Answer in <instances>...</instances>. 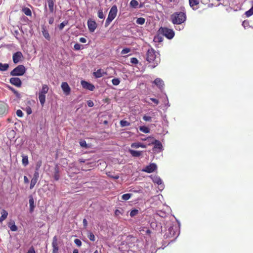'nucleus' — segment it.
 Here are the masks:
<instances>
[{"instance_id":"obj_1","label":"nucleus","mask_w":253,"mask_h":253,"mask_svg":"<svg viewBox=\"0 0 253 253\" xmlns=\"http://www.w3.org/2000/svg\"><path fill=\"white\" fill-rule=\"evenodd\" d=\"M146 60L149 63L152 64L151 66L152 68L156 67L160 62L159 54H157L153 48H150L147 50Z\"/></svg>"},{"instance_id":"obj_2","label":"nucleus","mask_w":253,"mask_h":253,"mask_svg":"<svg viewBox=\"0 0 253 253\" xmlns=\"http://www.w3.org/2000/svg\"><path fill=\"white\" fill-rule=\"evenodd\" d=\"M186 20V13L179 11L175 12L170 16V20L173 24H181Z\"/></svg>"},{"instance_id":"obj_3","label":"nucleus","mask_w":253,"mask_h":253,"mask_svg":"<svg viewBox=\"0 0 253 253\" xmlns=\"http://www.w3.org/2000/svg\"><path fill=\"white\" fill-rule=\"evenodd\" d=\"M118 12L117 7L116 5H113L110 9L107 18L106 20L105 26H108L110 23L115 18Z\"/></svg>"},{"instance_id":"obj_4","label":"nucleus","mask_w":253,"mask_h":253,"mask_svg":"<svg viewBox=\"0 0 253 253\" xmlns=\"http://www.w3.org/2000/svg\"><path fill=\"white\" fill-rule=\"evenodd\" d=\"M159 32L168 39H172L175 35L172 29L167 27H161Z\"/></svg>"},{"instance_id":"obj_5","label":"nucleus","mask_w":253,"mask_h":253,"mask_svg":"<svg viewBox=\"0 0 253 253\" xmlns=\"http://www.w3.org/2000/svg\"><path fill=\"white\" fill-rule=\"evenodd\" d=\"M26 71L25 67L23 65H19L15 68L11 72L12 76H19L23 75Z\"/></svg>"},{"instance_id":"obj_6","label":"nucleus","mask_w":253,"mask_h":253,"mask_svg":"<svg viewBox=\"0 0 253 253\" xmlns=\"http://www.w3.org/2000/svg\"><path fill=\"white\" fill-rule=\"evenodd\" d=\"M9 111L8 104L4 101H0V117L6 115Z\"/></svg>"},{"instance_id":"obj_7","label":"nucleus","mask_w":253,"mask_h":253,"mask_svg":"<svg viewBox=\"0 0 253 253\" xmlns=\"http://www.w3.org/2000/svg\"><path fill=\"white\" fill-rule=\"evenodd\" d=\"M23 58V54L21 52L17 51L14 53L12 56L13 61L14 63H17Z\"/></svg>"},{"instance_id":"obj_8","label":"nucleus","mask_w":253,"mask_h":253,"mask_svg":"<svg viewBox=\"0 0 253 253\" xmlns=\"http://www.w3.org/2000/svg\"><path fill=\"white\" fill-rule=\"evenodd\" d=\"M52 247L53 248L52 253H58V239L56 236H54L53 238Z\"/></svg>"},{"instance_id":"obj_9","label":"nucleus","mask_w":253,"mask_h":253,"mask_svg":"<svg viewBox=\"0 0 253 253\" xmlns=\"http://www.w3.org/2000/svg\"><path fill=\"white\" fill-rule=\"evenodd\" d=\"M87 26L90 32H93L97 28V24L95 21L90 19L87 21Z\"/></svg>"},{"instance_id":"obj_10","label":"nucleus","mask_w":253,"mask_h":253,"mask_svg":"<svg viewBox=\"0 0 253 253\" xmlns=\"http://www.w3.org/2000/svg\"><path fill=\"white\" fill-rule=\"evenodd\" d=\"M61 86L64 93L66 95H70L71 93V88L66 82L62 83Z\"/></svg>"},{"instance_id":"obj_11","label":"nucleus","mask_w":253,"mask_h":253,"mask_svg":"<svg viewBox=\"0 0 253 253\" xmlns=\"http://www.w3.org/2000/svg\"><path fill=\"white\" fill-rule=\"evenodd\" d=\"M157 169V166L154 163L150 164L149 165L146 166L144 169H143V171L147 173H151Z\"/></svg>"},{"instance_id":"obj_12","label":"nucleus","mask_w":253,"mask_h":253,"mask_svg":"<svg viewBox=\"0 0 253 253\" xmlns=\"http://www.w3.org/2000/svg\"><path fill=\"white\" fill-rule=\"evenodd\" d=\"M81 84L84 88L89 90L90 91H93L95 88L93 84L84 80H82Z\"/></svg>"},{"instance_id":"obj_13","label":"nucleus","mask_w":253,"mask_h":253,"mask_svg":"<svg viewBox=\"0 0 253 253\" xmlns=\"http://www.w3.org/2000/svg\"><path fill=\"white\" fill-rule=\"evenodd\" d=\"M93 75L95 78H99L104 77L105 75H107V73L104 69H100L93 72Z\"/></svg>"},{"instance_id":"obj_14","label":"nucleus","mask_w":253,"mask_h":253,"mask_svg":"<svg viewBox=\"0 0 253 253\" xmlns=\"http://www.w3.org/2000/svg\"><path fill=\"white\" fill-rule=\"evenodd\" d=\"M189 5L193 10H196L197 9V7H195L196 6H197L200 3V0H189Z\"/></svg>"},{"instance_id":"obj_15","label":"nucleus","mask_w":253,"mask_h":253,"mask_svg":"<svg viewBox=\"0 0 253 253\" xmlns=\"http://www.w3.org/2000/svg\"><path fill=\"white\" fill-rule=\"evenodd\" d=\"M49 11L51 13H53L54 11V5L55 0H46Z\"/></svg>"},{"instance_id":"obj_16","label":"nucleus","mask_w":253,"mask_h":253,"mask_svg":"<svg viewBox=\"0 0 253 253\" xmlns=\"http://www.w3.org/2000/svg\"><path fill=\"white\" fill-rule=\"evenodd\" d=\"M42 33L43 36V37L48 41L50 40V36L49 35V34L48 33V31L46 30V27L44 26H43L42 27Z\"/></svg>"},{"instance_id":"obj_17","label":"nucleus","mask_w":253,"mask_h":253,"mask_svg":"<svg viewBox=\"0 0 253 253\" xmlns=\"http://www.w3.org/2000/svg\"><path fill=\"white\" fill-rule=\"evenodd\" d=\"M54 178L56 181L58 180L60 178L59 168L58 165H56L54 168Z\"/></svg>"},{"instance_id":"obj_18","label":"nucleus","mask_w":253,"mask_h":253,"mask_svg":"<svg viewBox=\"0 0 253 253\" xmlns=\"http://www.w3.org/2000/svg\"><path fill=\"white\" fill-rule=\"evenodd\" d=\"M1 216L0 217V222L1 223L7 218L8 212L6 210L3 209L1 211Z\"/></svg>"},{"instance_id":"obj_19","label":"nucleus","mask_w":253,"mask_h":253,"mask_svg":"<svg viewBox=\"0 0 253 253\" xmlns=\"http://www.w3.org/2000/svg\"><path fill=\"white\" fill-rule=\"evenodd\" d=\"M151 143L154 144V148H158L159 149H161L162 148V144L161 143L157 140L153 139V141H151Z\"/></svg>"},{"instance_id":"obj_20","label":"nucleus","mask_w":253,"mask_h":253,"mask_svg":"<svg viewBox=\"0 0 253 253\" xmlns=\"http://www.w3.org/2000/svg\"><path fill=\"white\" fill-rule=\"evenodd\" d=\"M8 226L12 231H16L17 230V227L16 226L15 222L13 220L10 221L8 223Z\"/></svg>"},{"instance_id":"obj_21","label":"nucleus","mask_w":253,"mask_h":253,"mask_svg":"<svg viewBox=\"0 0 253 253\" xmlns=\"http://www.w3.org/2000/svg\"><path fill=\"white\" fill-rule=\"evenodd\" d=\"M29 205H30V212L33 211L35 205H34V200L32 196L29 197Z\"/></svg>"},{"instance_id":"obj_22","label":"nucleus","mask_w":253,"mask_h":253,"mask_svg":"<svg viewBox=\"0 0 253 253\" xmlns=\"http://www.w3.org/2000/svg\"><path fill=\"white\" fill-rule=\"evenodd\" d=\"M49 88L48 86L46 84H43L42 86V88L41 90L39 91V93L42 94H45L47 93L48 91Z\"/></svg>"},{"instance_id":"obj_23","label":"nucleus","mask_w":253,"mask_h":253,"mask_svg":"<svg viewBox=\"0 0 253 253\" xmlns=\"http://www.w3.org/2000/svg\"><path fill=\"white\" fill-rule=\"evenodd\" d=\"M153 84H154L159 88L161 89L164 85V82L163 80H154Z\"/></svg>"},{"instance_id":"obj_24","label":"nucleus","mask_w":253,"mask_h":253,"mask_svg":"<svg viewBox=\"0 0 253 253\" xmlns=\"http://www.w3.org/2000/svg\"><path fill=\"white\" fill-rule=\"evenodd\" d=\"M39 99L41 105L43 106L45 102V95L39 93Z\"/></svg>"},{"instance_id":"obj_25","label":"nucleus","mask_w":253,"mask_h":253,"mask_svg":"<svg viewBox=\"0 0 253 253\" xmlns=\"http://www.w3.org/2000/svg\"><path fill=\"white\" fill-rule=\"evenodd\" d=\"M129 152L133 157H138L141 155V151L129 150Z\"/></svg>"},{"instance_id":"obj_26","label":"nucleus","mask_w":253,"mask_h":253,"mask_svg":"<svg viewBox=\"0 0 253 253\" xmlns=\"http://www.w3.org/2000/svg\"><path fill=\"white\" fill-rule=\"evenodd\" d=\"M22 164L24 166H27L29 164L28 156L22 155Z\"/></svg>"},{"instance_id":"obj_27","label":"nucleus","mask_w":253,"mask_h":253,"mask_svg":"<svg viewBox=\"0 0 253 253\" xmlns=\"http://www.w3.org/2000/svg\"><path fill=\"white\" fill-rule=\"evenodd\" d=\"M9 67V65L7 63L3 64L0 62V71H5Z\"/></svg>"},{"instance_id":"obj_28","label":"nucleus","mask_w":253,"mask_h":253,"mask_svg":"<svg viewBox=\"0 0 253 253\" xmlns=\"http://www.w3.org/2000/svg\"><path fill=\"white\" fill-rule=\"evenodd\" d=\"M11 84L17 87H20L21 85V80H9Z\"/></svg>"},{"instance_id":"obj_29","label":"nucleus","mask_w":253,"mask_h":253,"mask_svg":"<svg viewBox=\"0 0 253 253\" xmlns=\"http://www.w3.org/2000/svg\"><path fill=\"white\" fill-rule=\"evenodd\" d=\"M132 196V194L130 193L125 194L122 196V199L124 201H127L129 200Z\"/></svg>"},{"instance_id":"obj_30","label":"nucleus","mask_w":253,"mask_h":253,"mask_svg":"<svg viewBox=\"0 0 253 253\" xmlns=\"http://www.w3.org/2000/svg\"><path fill=\"white\" fill-rule=\"evenodd\" d=\"M245 15L247 17H249L253 15V1H252V6L248 11L245 12Z\"/></svg>"},{"instance_id":"obj_31","label":"nucleus","mask_w":253,"mask_h":253,"mask_svg":"<svg viewBox=\"0 0 253 253\" xmlns=\"http://www.w3.org/2000/svg\"><path fill=\"white\" fill-rule=\"evenodd\" d=\"M22 11L27 16H31L32 12L31 10L28 7H25L22 9Z\"/></svg>"},{"instance_id":"obj_32","label":"nucleus","mask_w":253,"mask_h":253,"mask_svg":"<svg viewBox=\"0 0 253 253\" xmlns=\"http://www.w3.org/2000/svg\"><path fill=\"white\" fill-rule=\"evenodd\" d=\"M139 129L141 131L145 133L150 132V129L148 127L145 126H140Z\"/></svg>"},{"instance_id":"obj_33","label":"nucleus","mask_w":253,"mask_h":253,"mask_svg":"<svg viewBox=\"0 0 253 253\" xmlns=\"http://www.w3.org/2000/svg\"><path fill=\"white\" fill-rule=\"evenodd\" d=\"M120 125L122 127L126 126H130V124L126 120H121L120 122Z\"/></svg>"},{"instance_id":"obj_34","label":"nucleus","mask_w":253,"mask_h":253,"mask_svg":"<svg viewBox=\"0 0 253 253\" xmlns=\"http://www.w3.org/2000/svg\"><path fill=\"white\" fill-rule=\"evenodd\" d=\"M138 5V2L136 0H131L130 2V6L133 8H136Z\"/></svg>"},{"instance_id":"obj_35","label":"nucleus","mask_w":253,"mask_h":253,"mask_svg":"<svg viewBox=\"0 0 253 253\" xmlns=\"http://www.w3.org/2000/svg\"><path fill=\"white\" fill-rule=\"evenodd\" d=\"M153 181L154 183H156L159 185L162 184V180H161V179L158 176L154 177V178L153 179Z\"/></svg>"},{"instance_id":"obj_36","label":"nucleus","mask_w":253,"mask_h":253,"mask_svg":"<svg viewBox=\"0 0 253 253\" xmlns=\"http://www.w3.org/2000/svg\"><path fill=\"white\" fill-rule=\"evenodd\" d=\"M139 213V211L137 209H133L130 212V216L131 217H134V216L137 215Z\"/></svg>"},{"instance_id":"obj_37","label":"nucleus","mask_w":253,"mask_h":253,"mask_svg":"<svg viewBox=\"0 0 253 253\" xmlns=\"http://www.w3.org/2000/svg\"><path fill=\"white\" fill-rule=\"evenodd\" d=\"M38 180H37L36 179H34L32 178V179L31 180V183H30V189H32L34 188V187L37 183Z\"/></svg>"},{"instance_id":"obj_38","label":"nucleus","mask_w":253,"mask_h":253,"mask_svg":"<svg viewBox=\"0 0 253 253\" xmlns=\"http://www.w3.org/2000/svg\"><path fill=\"white\" fill-rule=\"evenodd\" d=\"M145 19L143 17H140L136 20V23L139 25H142L145 23Z\"/></svg>"},{"instance_id":"obj_39","label":"nucleus","mask_w":253,"mask_h":253,"mask_svg":"<svg viewBox=\"0 0 253 253\" xmlns=\"http://www.w3.org/2000/svg\"><path fill=\"white\" fill-rule=\"evenodd\" d=\"M80 144L82 147H84V148H87L89 147L88 145L86 144V141L84 140H81L80 141Z\"/></svg>"},{"instance_id":"obj_40","label":"nucleus","mask_w":253,"mask_h":253,"mask_svg":"<svg viewBox=\"0 0 253 253\" xmlns=\"http://www.w3.org/2000/svg\"><path fill=\"white\" fill-rule=\"evenodd\" d=\"M97 15H98V17L100 19H104V18L105 17H104V13H103L102 9H100L98 11Z\"/></svg>"},{"instance_id":"obj_41","label":"nucleus","mask_w":253,"mask_h":253,"mask_svg":"<svg viewBox=\"0 0 253 253\" xmlns=\"http://www.w3.org/2000/svg\"><path fill=\"white\" fill-rule=\"evenodd\" d=\"M68 24V21H64L63 22H62L59 25V29L60 30H62L65 26L67 25Z\"/></svg>"},{"instance_id":"obj_42","label":"nucleus","mask_w":253,"mask_h":253,"mask_svg":"<svg viewBox=\"0 0 253 253\" xmlns=\"http://www.w3.org/2000/svg\"><path fill=\"white\" fill-rule=\"evenodd\" d=\"M87 237L91 241H95V236L92 232H89L87 235Z\"/></svg>"},{"instance_id":"obj_43","label":"nucleus","mask_w":253,"mask_h":253,"mask_svg":"<svg viewBox=\"0 0 253 253\" xmlns=\"http://www.w3.org/2000/svg\"><path fill=\"white\" fill-rule=\"evenodd\" d=\"M42 161L40 160L38 162H37L36 165V168H35V170L39 171V169L42 166Z\"/></svg>"},{"instance_id":"obj_44","label":"nucleus","mask_w":253,"mask_h":253,"mask_svg":"<svg viewBox=\"0 0 253 253\" xmlns=\"http://www.w3.org/2000/svg\"><path fill=\"white\" fill-rule=\"evenodd\" d=\"M140 143H139V142H135V143H133L131 144V147L132 148H138L139 147H140Z\"/></svg>"},{"instance_id":"obj_45","label":"nucleus","mask_w":253,"mask_h":253,"mask_svg":"<svg viewBox=\"0 0 253 253\" xmlns=\"http://www.w3.org/2000/svg\"><path fill=\"white\" fill-rule=\"evenodd\" d=\"M24 110L26 112L28 115H30L32 113V109L30 106L26 107V108L24 109Z\"/></svg>"},{"instance_id":"obj_46","label":"nucleus","mask_w":253,"mask_h":253,"mask_svg":"<svg viewBox=\"0 0 253 253\" xmlns=\"http://www.w3.org/2000/svg\"><path fill=\"white\" fill-rule=\"evenodd\" d=\"M130 51V49L129 48H124L122 51H121V54H126V53H128V52H129Z\"/></svg>"},{"instance_id":"obj_47","label":"nucleus","mask_w":253,"mask_h":253,"mask_svg":"<svg viewBox=\"0 0 253 253\" xmlns=\"http://www.w3.org/2000/svg\"><path fill=\"white\" fill-rule=\"evenodd\" d=\"M74 243L78 247H81L82 246V242L80 239H76L74 240Z\"/></svg>"},{"instance_id":"obj_48","label":"nucleus","mask_w":253,"mask_h":253,"mask_svg":"<svg viewBox=\"0 0 253 253\" xmlns=\"http://www.w3.org/2000/svg\"><path fill=\"white\" fill-rule=\"evenodd\" d=\"M39 177V171L35 170V172L34 173V175H33V178L36 179L37 180H38Z\"/></svg>"},{"instance_id":"obj_49","label":"nucleus","mask_w":253,"mask_h":253,"mask_svg":"<svg viewBox=\"0 0 253 253\" xmlns=\"http://www.w3.org/2000/svg\"><path fill=\"white\" fill-rule=\"evenodd\" d=\"M16 115L19 117H22L23 116V113L21 110H17L16 111Z\"/></svg>"},{"instance_id":"obj_50","label":"nucleus","mask_w":253,"mask_h":253,"mask_svg":"<svg viewBox=\"0 0 253 253\" xmlns=\"http://www.w3.org/2000/svg\"><path fill=\"white\" fill-rule=\"evenodd\" d=\"M130 62L132 63V64H137L138 62V61L137 60V59L135 57H132L130 59Z\"/></svg>"},{"instance_id":"obj_51","label":"nucleus","mask_w":253,"mask_h":253,"mask_svg":"<svg viewBox=\"0 0 253 253\" xmlns=\"http://www.w3.org/2000/svg\"><path fill=\"white\" fill-rule=\"evenodd\" d=\"M143 119L145 121L150 122V121H151L152 117L150 116H144L143 117Z\"/></svg>"},{"instance_id":"obj_52","label":"nucleus","mask_w":253,"mask_h":253,"mask_svg":"<svg viewBox=\"0 0 253 253\" xmlns=\"http://www.w3.org/2000/svg\"><path fill=\"white\" fill-rule=\"evenodd\" d=\"M242 26L244 27H248L249 26V22L248 21L245 20L242 23Z\"/></svg>"},{"instance_id":"obj_53","label":"nucleus","mask_w":253,"mask_h":253,"mask_svg":"<svg viewBox=\"0 0 253 253\" xmlns=\"http://www.w3.org/2000/svg\"><path fill=\"white\" fill-rule=\"evenodd\" d=\"M81 47V45L79 43H77L74 45V49L76 50H80Z\"/></svg>"},{"instance_id":"obj_54","label":"nucleus","mask_w":253,"mask_h":253,"mask_svg":"<svg viewBox=\"0 0 253 253\" xmlns=\"http://www.w3.org/2000/svg\"><path fill=\"white\" fill-rule=\"evenodd\" d=\"M87 104L88 106L89 107H93L94 105V103H93V101H92L90 100L87 101Z\"/></svg>"},{"instance_id":"obj_55","label":"nucleus","mask_w":253,"mask_h":253,"mask_svg":"<svg viewBox=\"0 0 253 253\" xmlns=\"http://www.w3.org/2000/svg\"><path fill=\"white\" fill-rule=\"evenodd\" d=\"M27 253H36L35 249L33 247H31L29 250L28 251Z\"/></svg>"},{"instance_id":"obj_56","label":"nucleus","mask_w":253,"mask_h":253,"mask_svg":"<svg viewBox=\"0 0 253 253\" xmlns=\"http://www.w3.org/2000/svg\"><path fill=\"white\" fill-rule=\"evenodd\" d=\"M152 101H153L156 105H158L159 103V101L158 99L154 98H151L150 99Z\"/></svg>"},{"instance_id":"obj_57","label":"nucleus","mask_w":253,"mask_h":253,"mask_svg":"<svg viewBox=\"0 0 253 253\" xmlns=\"http://www.w3.org/2000/svg\"><path fill=\"white\" fill-rule=\"evenodd\" d=\"M112 82L114 85H117L120 84V80H112Z\"/></svg>"},{"instance_id":"obj_58","label":"nucleus","mask_w":253,"mask_h":253,"mask_svg":"<svg viewBox=\"0 0 253 253\" xmlns=\"http://www.w3.org/2000/svg\"><path fill=\"white\" fill-rule=\"evenodd\" d=\"M54 17H49L48 19V23L49 24H52L54 22Z\"/></svg>"},{"instance_id":"obj_59","label":"nucleus","mask_w":253,"mask_h":253,"mask_svg":"<svg viewBox=\"0 0 253 253\" xmlns=\"http://www.w3.org/2000/svg\"><path fill=\"white\" fill-rule=\"evenodd\" d=\"M83 225L84 228H86L87 226V221L85 218L83 219Z\"/></svg>"},{"instance_id":"obj_60","label":"nucleus","mask_w":253,"mask_h":253,"mask_svg":"<svg viewBox=\"0 0 253 253\" xmlns=\"http://www.w3.org/2000/svg\"><path fill=\"white\" fill-rule=\"evenodd\" d=\"M79 41L80 42H81L82 43H85L86 42V40L84 38H83V37L80 38L79 39Z\"/></svg>"},{"instance_id":"obj_61","label":"nucleus","mask_w":253,"mask_h":253,"mask_svg":"<svg viewBox=\"0 0 253 253\" xmlns=\"http://www.w3.org/2000/svg\"><path fill=\"white\" fill-rule=\"evenodd\" d=\"M120 214H121V212L119 210H116L115 211V214L116 216H119Z\"/></svg>"},{"instance_id":"obj_62","label":"nucleus","mask_w":253,"mask_h":253,"mask_svg":"<svg viewBox=\"0 0 253 253\" xmlns=\"http://www.w3.org/2000/svg\"><path fill=\"white\" fill-rule=\"evenodd\" d=\"M109 176H110V177L111 178H113L115 179H118L119 178V176L118 175H108Z\"/></svg>"},{"instance_id":"obj_63","label":"nucleus","mask_w":253,"mask_h":253,"mask_svg":"<svg viewBox=\"0 0 253 253\" xmlns=\"http://www.w3.org/2000/svg\"><path fill=\"white\" fill-rule=\"evenodd\" d=\"M24 181L25 183H28L29 182V179L26 176H24Z\"/></svg>"},{"instance_id":"obj_64","label":"nucleus","mask_w":253,"mask_h":253,"mask_svg":"<svg viewBox=\"0 0 253 253\" xmlns=\"http://www.w3.org/2000/svg\"><path fill=\"white\" fill-rule=\"evenodd\" d=\"M73 253H79L78 249H74L73 250Z\"/></svg>"}]
</instances>
